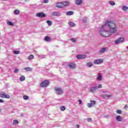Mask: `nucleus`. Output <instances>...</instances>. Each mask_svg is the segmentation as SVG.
I'll list each match as a JSON object with an SVG mask.
<instances>
[{"mask_svg":"<svg viewBox=\"0 0 128 128\" xmlns=\"http://www.w3.org/2000/svg\"><path fill=\"white\" fill-rule=\"evenodd\" d=\"M46 22H47L48 26H50L52 25V22H50V20H48L46 21Z\"/></svg>","mask_w":128,"mask_h":128,"instance_id":"2f4dec72","label":"nucleus"},{"mask_svg":"<svg viewBox=\"0 0 128 128\" xmlns=\"http://www.w3.org/2000/svg\"><path fill=\"white\" fill-rule=\"evenodd\" d=\"M28 60H34V54H30L28 57Z\"/></svg>","mask_w":128,"mask_h":128,"instance_id":"cd10ccee","label":"nucleus"},{"mask_svg":"<svg viewBox=\"0 0 128 128\" xmlns=\"http://www.w3.org/2000/svg\"><path fill=\"white\" fill-rule=\"evenodd\" d=\"M13 124L14 125L18 124V120H14Z\"/></svg>","mask_w":128,"mask_h":128,"instance_id":"393cba45","label":"nucleus"},{"mask_svg":"<svg viewBox=\"0 0 128 128\" xmlns=\"http://www.w3.org/2000/svg\"><path fill=\"white\" fill-rule=\"evenodd\" d=\"M111 6H114V4H116V3L114 2V1H110L109 2Z\"/></svg>","mask_w":128,"mask_h":128,"instance_id":"c756f323","label":"nucleus"},{"mask_svg":"<svg viewBox=\"0 0 128 128\" xmlns=\"http://www.w3.org/2000/svg\"><path fill=\"white\" fill-rule=\"evenodd\" d=\"M52 16H60V12H55L52 13Z\"/></svg>","mask_w":128,"mask_h":128,"instance_id":"2eb2a0df","label":"nucleus"},{"mask_svg":"<svg viewBox=\"0 0 128 128\" xmlns=\"http://www.w3.org/2000/svg\"><path fill=\"white\" fill-rule=\"evenodd\" d=\"M7 24H8V26H14V23L10 21H8L7 22Z\"/></svg>","mask_w":128,"mask_h":128,"instance_id":"c85d7f7f","label":"nucleus"},{"mask_svg":"<svg viewBox=\"0 0 128 128\" xmlns=\"http://www.w3.org/2000/svg\"><path fill=\"white\" fill-rule=\"evenodd\" d=\"M70 2H62V8H64V6H69Z\"/></svg>","mask_w":128,"mask_h":128,"instance_id":"9d476101","label":"nucleus"},{"mask_svg":"<svg viewBox=\"0 0 128 128\" xmlns=\"http://www.w3.org/2000/svg\"><path fill=\"white\" fill-rule=\"evenodd\" d=\"M21 116H24V114H21Z\"/></svg>","mask_w":128,"mask_h":128,"instance_id":"8fccbe9b","label":"nucleus"},{"mask_svg":"<svg viewBox=\"0 0 128 128\" xmlns=\"http://www.w3.org/2000/svg\"><path fill=\"white\" fill-rule=\"evenodd\" d=\"M105 118H108V115L105 116Z\"/></svg>","mask_w":128,"mask_h":128,"instance_id":"09e8293b","label":"nucleus"},{"mask_svg":"<svg viewBox=\"0 0 128 128\" xmlns=\"http://www.w3.org/2000/svg\"><path fill=\"white\" fill-rule=\"evenodd\" d=\"M78 102H79V104H82V100H78Z\"/></svg>","mask_w":128,"mask_h":128,"instance_id":"37998d69","label":"nucleus"},{"mask_svg":"<svg viewBox=\"0 0 128 128\" xmlns=\"http://www.w3.org/2000/svg\"><path fill=\"white\" fill-rule=\"evenodd\" d=\"M24 70L26 72H32V68L30 67L25 68Z\"/></svg>","mask_w":128,"mask_h":128,"instance_id":"f3484780","label":"nucleus"},{"mask_svg":"<svg viewBox=\"0 0 128 128\" xmlns=\"http://www.w3.org/2000/svg\"><path fill=\"white\" fill-rule=\"evenodd\" d=\"M112 96V94L108 95V94H102V98H110Z\"/></svg>","mask_w":128,"mask_h":128,"instance_id":"412c9836","label":"nucleus"},{"mask_svg":"<svg viewBox=\"0 0 128 128\" xmlns=\"http://www.w3.org/2000/svg\"><path fill=\"white\" fill-rule=\"evenodd\" d=\"M94 62L95 64H100L104 62V60L102 59L96 60H94Z\"/></svg>","mask_w":128,"mask_h":128,"instance_id":"423d86ee","label":"nucleus"},{"mask_svg":"<svg viewBox=\"0 0 128 128\" xmlns=\"http://www.w3.org/2000/svg\"><path fill=\"white\" fill-rule=\"evenodd\" d=\"M48 84H50V81L48 80H45L40 84V86L41 88H46Z\"/></svg>","mask_w":128,"mask_h":128,"instance_id":"f03ea898","label":"nucleus"},{"mask_svg":"<svg viewBox=\"0 0 128 128\" xmlns=\"http://www.w3.org/2000/svg\"><path fill=\"white\" fill-rule=\"evenodd\" d=\"M76 126L77 128H80V124H76Z\"/></svg>","mask_w":128,"mask_h":128,"instance_id":"49530a36","label":"nucleus"},{"mask_svg":"<svg viewBox=\"0 0 128 128\" xmlns=\"http://www.w3.org/2000/svg\"><path fill=\"white\" fill-rule=\"evenodd\" d=\"M76 58L78 60H80V58H86V55H78Z\"/></svg>","mask_w":128,"mask_h":128,"instance_id":"ddd939ff","label":"nucleus"},{"mask_svg":"<svg viewBox=\"0 0 128 128\" xmlns=\"http://www.w3.org/2000/svg\"><path fill=\"white\" fill-rule=\"evenodd\" d=\"M128 105H126L124 107V108H128Z\"/></svg>","mask_w":128,"mask_h":128,"instance_id":"de8ad7c7","label":"nucleus"},{"mask_svg":"<svg viewBox=\"0 0 128 128\" xmlns=\"http://www.w3.org/2000/svg\"><path fill=\"white\" fill-rule=\"evenodd\" d=\"M0 102H4V101L2 99H0Z\"/></svg>","mask_w":128,"mask_h":128,"instance_id":"c03bdc74","label":"nucleus"},{"mask_svg":"<svg viewBox=\"0 0 128 128\" xmlns=\"http://www.w3.org/2000/svg\"><path fill=\"white\" fill-rule=\"evenodd\" d=\"M82 0H76L75 4H76V6H80V4H82Z\"/></svg>","mask_w":128,"mask_h":128,"instance_id":"f8f14e48","label":"nucleus"},{"mask_svg":"<svg viewBox=\"0 0 128 128\" xmlns=\"http://www.w3.org/2000/svg\"><path fill=\"white\" fill-rule=\"evenodd\" d=\"M36 16L38 18H44V16H46V14H44V12L38 13L36 14Z\"/></svg>","mask_w":128,"mask_h":128,"instance_id":"1a4fd4ad","label":"nucleus"},{"mask_svg":"<svg viewBox=\"0 0 128 128\" xmlns=\"http://www.w3.org/2000/svg\"><path fill=\"white\" fill-rule=\"evenodd\" d=\"M68 24L70 26H76V24L74 23L73 22H68Z\"/></svg>","mask_w":128,"mask_h":128,"instance_id":"5701e85b","label":"nucleus"},{"mask_svg":"<svg viewBox=\"0 0 128 128\" xmlns=\"http://www.w3.org/2000/svg\"><path fill=\"white\" fill-rule=\"evenodd\" d=\"M14 54H20V51H14Z\"/></svg>","mask_w":128,"mask_h":128,"instance_id":"f704fd0d","label":"nucleus"},{"mask_svg":"<svg viewBox=\"0 0 128 128\" xmlns=\"http://www.w3.org/2000/svg\"><path fill=\"white\" fill-rule=\"evenodd\" d=\"M87 120H88V122H92V118H88L87 119Z\"/></svg>","mask_w":128,"mask_h":128,"instance_id":"e433bc0d","label":"nucleus"},{"mask_svg":"<svg viewBox=\"0 0 128 128\" xmlns=\"http://www.w3.org/2000/svg\"><path fill=\"white\" fill-rule=\"evenodd\" d=\"M127 48L128 49V46H127Z\"/></svg>","mask_w":128,"mask_h":128,"instance_id":"3c124183","label":"nucleus"},{"mask_svg":"<svg viewBox=\"0 0 128 128\" xmlns=\"http://www.w3.org/2000/svg\"><path fill=\"white\" fill-rule=\"evenodd\" d=\"M55 90L57 94H62L64 92L60 88H55Z\"/></svg>","mask_w":128,"mask_h":128,"instance_id":"0eeeda50","label":"nucleus"},{"mask_svg":"<svg viewBox=\"0 0 128 128\" xmlns=\"http://www.w3.org/2000/svg\"><path fill=\"white\" fill-rule=\"evenodd\" d=\"M14 14H20V10H16L14 11Z\"/></svg>","mask_w":128,"mask_h":128,"instance_id":"7c9ffc66","label":"nucleus"},{"mask_svg":"<svg viewBox=\"0 0 128 128\" xmlns=\"http://www.w3.org/2000/svg\"><path fill=\"white\" fill-rule=\"evenodd\" d=\"M96 104V101L90 100V103H88L87 104V106H88V108H92V106H94V104Z\"/></svg>","mask_w":128,"mask_h":128,"instance_id":"20e7f679","label":"nucleus"},{"mask_svg":"<svg viewBox=\"0 0 128 128\" xmlns=\"http://www.w3.org/2000/svg\"><path fill=\"white\" fill-rule=\"evenodd\" d=\"M118 26L112 21L107 20L105 24L102 26L99 32L102 36L108 38L116 32Z\"/></svg>","mask_w":128,"mask_h":128,"instance_id":"f257e3e1","label":"nucleus"},{"mask_svg":"<svg viewBox=\"0 0 128 128\" xmlns=\"http://www.w3.org/2000/svg\"><path fill=\"white\" fill-rule=\"evenodd\" d=\"M106 48H102L100 50L99 54H102V52H106Z\"/></svg>","mask_w":128,"mask_h":128,"instance_id":"6ab92c4d","label":"nucleus"},{"mask_svg":"<svg viewBox=\"0 0 128 128\" xmlns=\"http://www.w3.org/2000/svg\"><path fill=\"white\" fill-rule=\"evenodd\" d=\"M70 40H72L73 42H76V39L74 38H72Z\"/></svg>","mask_w":128,"mask_h":128,"instance_id":"58836bf2","label":"nucleus"},{"mask_svg":"<svg viewBox=\"0 0 128 128\" xmlns=\"http://www.w3.org/2000/svg\"><path fill=\"white\" fill-rule=\"evenodd\" d=\"M122 117L120 116H116V120L117 122H122Z\"/></svg>","mask_w":128,"mask_h":128,"instance_id":"9b49d317","label":"nucleus"},{"mask_svg":"<svg viewBox=\"0 0 128 128\" xmlns=\"http://www.w3.org/2000/svg\"><path fill=\"white\" fill-rule=\"evenodd\" d=\"M102 84H99L98 87V88H102Z\"/></svg>","mask_w":128,"mask_h":128,"instance_id":"4c0bfd02","label":"nucleus"},{"mask_svg":"<svg viewBox=\"0 0 128 128\" xmlns=\"http://www.w3.org/2000/svg\"><path fill=\"white\" fill-rule=\"evenodd\" d=\"M102 74H98V77L96 78V80H102Z\"/></svg>","mask_w":128,"mask_h":128,"instance_id":"a211bd4d","label":"nucleus"},{"mask_svg":"<svg viewBox=\"0 0 128 128\" xmlns=\"http://www.w3.org/2000/svg\"><path fill=\"white\" fill-rule=\"evenodd\" d=\"M44 4H48V0H44Z\"/></svg>","mask_w":128,"mask_h":128,"instance_id":"ea45409f","label":"nucleus"},{"mask_svg":"<svg viewBox=\"0 0 128 128\" xmlns=\"http://www.w3.org/2000/svg\"><path fill=\"white\" fill-rule=\"evenodd\" d=\"M122 10H124V12H126V10H128V8L126 6H123Z\"/></svg>","mask_w":128,"mask_h":128,"instance_id":"bb28decb","label":"nucleus"},{"mask_svg":"<svg viewBox=\"0 0 128 128\" xmlns=\"http://www.w3.org/2000/svg\"><path fill=\"white\" fill-rule=\"evenodd\" d=\"M68 66L70 68H75L76 64H74V63L71 62L69 64Z\"/></svg>","mask_w":128,"mask_h":128,"instance_id":"4468645a","label":"nucleus"},{"mask_svg":"<svg viewBox=\"0 0 128 128\" xmlns=\"http://www.w3.org/2000/svg\"><path fill=\"white\" fill-rule=\"evenodd\" d=\"M102 94H106V90H102Z\"/></svg>","mask_w":128,"mask_h":128,"instance_id":"79ce46f5","label":"nucleus"},{"mask_svg":"<svg viewBox=\"0 0 128 128\" xmlns=\"http://www.w3.org/2000/svg\"><path fill=\"white\" fill-rule=\"evenodd\" d=\"M0 98H10V96L8 94H4V92H0Z\"/></svg>","mask_w":128,"mask_h":128,"instance_id":"7ed1b4c3","label":"nucleus"},{"mask_svg":"<svg viewBox=\"0 0 128 128\" xmlns=\"http://www.w3.org/2000/svg\"><path fill=\"white\" fill-rule=\"evenodd\" d=\"M28 96H23V98H24V100H28Z\"/></svg>","mask_w":128,"mask_h":128,"instance_id":"473e14b6","label":"nucleus"},{"mask_svg":"<svg viewBox=\"0 0 128 128\" xmlns=\"http://www.w3.org/2000/svg\"><path fill=\"white\" fill-rule=\"evenodd\" d=\"M116 112H122V110H117Z\"/></svg>","mask_w":128,"mask_h":128,"instance_id":"a18cd8bd","label":"nucleus"},{"mask_svg":"<svg viewBox=\"0 0 128 128\" xmlns=\"http://www.w3.org/2000/svg\"><path fill=\"white\" fill-rule=\"evenodd\" d=\"M24 80H26V77L24 76H21V77L20 78V80H21V82H22Z\"/></svg>","mask_w":128,"mask_h":128,"instance_id":"a878e982","label":"nucleus"},{"mask_svg":"<svg viewBox=\"0 0 128 128\" xmlns=\"http://www.w3.org/2000/svg\"><path fill=\"white\" fill-rule=\"evenodd\" d=\"M94 64H92V62H89L86 64V66L88 68H92V66Z\"/></svg>","mask_w":128,"mask_h":128,"instance_id":"aec40b11","label":"nucleus"},{"mask_svg":"<svg viewBox=\"0 0 128 128\" xmlns=\"http://www.w3.org/2000/svg\"><path fill=\"white\" fill-rule=\"evenodd\" d=\"M45 40H46V42H50V38L48 36H46L45 37Z\"/></svg>","mask_w":128,"mask_h":128,"instance_id":"b1692460","label":"nucleus"},{"mask_svg":"<svg viewBox=\"0 0 128 128\" xmlns=\"http://www.w3.org/2000/svg\"><path fill=\"white\" fill-rule=\"evenodd\" d=\"M14 72L16 74H17V72H18V69H17V68L15 69Z\"/></svg>","mask_w":128,"mask_h":128,"instance_id":"a19ab883","label":"nucleus"},{"mask_svg":"<svg viewBox=\"0 0 128 128\" xmlns=\"http://www.w3.org/2000/svg\"><path fill=\"white\" fill-rule=\"evenodd\" d=\"M86 20H87L86 18L84 17V18H83V19H82L83 22H86Z\"/></svg>","mask_w":128,"mask_h":128,"instance_id":"c9c22d12","label":"nucleus"},{"mask_svg":"<svg viewBox=\"0 0 128 128\" xmlns=\"http://www.w3.org/2000/svg\"><path fill=\"white\" fill-rule=\"evenodd\" d=\"M124 42V38H120L117 40H116L114 42L116 44H120V42Z\"/></svg>","mask_w":128,"mask_h":128,"instance_id":"39448f33","label":"nucleus"},{"mask_svg":"<svg viewBox=\"0 0 128 128\" xmlns=\"http://www.w3.org/2000/svg\"><path fill=\"white\" fill-rule=\"evenodd\" d=\"M66 14L67 16H72V14H74V12L69 11L66 12Z\"/></svg>","mask_w":128,"mask_h":128,"instance_id":"4be33fe9","label":"nucleus"},{"mask_svg":"<svg viewBox=\"0 0 128 128\" xmlns=\"http://www.w3.org/2000/svg\"><path fill=\"white\" fill-rule=\"evenodd\" d=\"M118 114H120V112H118Z\"/></svg>","mask_w":128,"mask_h":128,"instance_id":"603ef678","label":"nucleus"},{"mask_svg":"<svg viewBox=\"0 0 128 128\" xmlns=\"http://www.w3.org/2000/svg\"><path fill=\"white\" fill-rule=\"evenodd\" d=\"M56 8H62V2H58L56 4Z\"/></svg>","mask_w":128,"mask_h":128,"instance_id":"dca6fc26","label":"nucleus"},{"mask_svg":"<svg viewBox=\"0 0 128 128\" xmlns=\"http://www.w3.org/2000/svg\"><path fill=\"white\" fill-rule=\"evenodd\" d=\"M61 110H66V106H62L60 107Z\"/></svg>","mask_w":128,"mask_h":128,"instance_id":"72a5a7b5","label":"nucleus"},{"mask_svg":"<svg viewBox=\"0 0 128 128\" xmlns=\"http://www.w3.org/2000/svg\"><path fill=\"white\" fill-rule=\"evenodd\" d=\"M98 90L97 86L92 87L90 88V92H96Z\"/></svg>","mask_w":128,"mask_h":128,"instance_id":"6e6552de","label":"nucleus"}]
</instances>
